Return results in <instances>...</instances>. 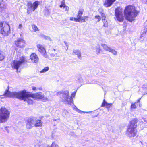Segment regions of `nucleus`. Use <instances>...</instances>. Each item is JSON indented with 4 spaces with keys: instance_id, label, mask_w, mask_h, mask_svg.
<instances>
[{
    "instance_id": "35",
    "label": "nucleus",
    "mask_w": 147,
    "mask_h": 147,
    "mask_svg": "<svg viewBox=\"0 0 147 147\" xmlns=\"http://www.w3.org/2000/svg\"><path fill=\"white\" fill-rule=\"evenodd\" d=\"M24 140V138L22 137H20L19 138V141L20 143H22Z\"/></svg>"
},
{
    "instance_id": "13",
    "label": "nucleus",
    "mask_w": 147,
    "mask_h": 147,
    "mask_svg": "<svg viewBox=\"0 0 147 147\" xmlns=\"http://www.w3.org/2000/svg\"><path fill=\"white\" fill-rule=\"evenodd\" d=\"M30 58L33 62L37 63L39 59L37 55L35 53L32 54L30 56Z\"/></svg>"
},
{
    "instance_id": "53",
    "label": "nucleus",
    "mask_w": 147,
    "mask_h": 147,
    "mask_svg": "<svg viewBox=\"0 0 147 147\" xmlns=\"http://www.w3.org/2000/svg\"><path fill=\"white\" fill-rule=\"evenodd\" d=\"M1 98H3V97H1Z\"/></svg>"
},
{
    "instance_id": "5",
    "label": "nucleus",
    "mask_w": 147,
    "mask_h": 147,
    "mask_svg": "<svg viewBox=\"0 0 147 147\" xmlns=\"http://www.w3.org/2000/svg\"><path fill=\"white\" fill-rule=\"evenodd\" d=\"M10 112L8 109L4 107L0 109V123L5 122L9 118Z\"/></svg>"
},
{
    "instance_id": "18",
    "label": "nucleus",
    "mask_w": 147,
    "mask_h": 147,
    "mask_svg": "<svg viewBox=\"0 0 147 147\" xmlns=\"http://www.w3.org/2000/svg\"><path fill=\"white\" fill-rule=\"evenodd\" d=\"M73 55H77L79 59L81 58V53L80 51L78 50H74L73 51Z\"/></svg>"
},
{
    "instance_id": "40",
    "label": "nucleus",
    "mask_w": 147,
    "mask_h": 147,
    "mask_svg": "<svg viewBox=\"0 0 147 147\" xmlns=\"http://www.w3.org/2000/svg\"><path fill=\"white\" fill-rule=\"evenodd\" d=\"M79 81L80 82H82V78L81 77L79 78Z\"/></svg>"
},
{
    "instance_id": "51",
    "label": "nucleus",
    "mask_w": 147,
    "mask_h": 147,
    "mask_svg": "<svg viewBox=\"0 0 147 147\" xmlns=\"http://www.w3.org/2000/svg\"><path fill=\"white\" fill-rule=\"evenodd\" d=\"M35 147H38V146H35Z\"/></svg>"
},
{
    "instance_id": "31",
    "label": "nucleus",
    "mask_w": 147,
    "mask_h": 147,
    "mask_svg": "<svg viewBox=\"0 0 147 147\" xmlns=\"http://www.w3.org/2000/svg\"><path fill=\"white\" fill-rule=\"evenodd\" d=\"M4 58V56L2 53L0 51V61L2 60Z\"/></svg>"
},
{
    "instance_id": "24",
    "label": "nucleus",
    "mask_w": 147,
    "mask_h": 147,
    "mask_svg": "<svg viewBox=\"0 0 147 147\" xmlns=\"http://www.w3.org/2000/svg\"><path fill=\"white\" fill-rule=\"evenodd\" d=\"M102 21L104 24L103 26L104 27H107L108 26V24L106 20L102 18Z\"/></svg>"
},
{
    "instance_id": "27",
    "label": "nucleus",
    "mask_w": 147,
    "mask_h": 147,
    "mask_svg": "<svg viewBox=\"0 0 147 147\" xmlns=\"http://www.w3.org/2000/svg\"><path fill=\"white\" fill-rule=\"evenodd\" d=\"M41 37L45 39L49 40L50 41L51 40V39L49 36H45L44 35L42 34L41 35Z\"/></svg>"
},
{
    "instance_id": "22",
    "label": "nucleus",
    "mask_w": 147,
    "mask_h": 147,
    "mask_svg": "<svg viewBox=\"0 0 147 147\" xmlns=\"http://www.w3.org/2000/svg\"><path fill=\"white\" fill-rule=\"evenodd\" d=\"M88 18V16H84V17L82 16L81 18L79 20V22H85V19H86L87 18Z\"/></svg>"
},
{
    "instance_id": "52",
    "label": "nucleus",
    "mask_w": 147,
    "mask_h": 147,
    "mask_svg": "<svg viewBox=\"0 0 147 147\" xmlns=\"http://www.w3.org/2000/svg\"><path fill=\"white\" fill-rule=\"evenodd\" d=\"M95 83V82H92V83L93 84V83Z\"/></svg>"
},
{
    "instance_id": "45",
    "label": "nucleus",
    "mask_w": 147,
    "mask_h": 147,
    "mask_svg": "<svg viewBox=\"0 0 147 147\" xmlns=\"http://www.w3.org/2000/svg\"><path fill=\"white\" fill-rule=\"evenodd\" d=\"M141 99V98H140L137 100V102H139Z\"/></svg>"
},
{
    "instance_id": "39",
    "label": "nucleus",
    "mask_w": 147,
    "mask_h": 147,
    "mask_svg": "<svg viewBox=\"0 0 147 147\" xmlns=\"http://www.w3.org/2000/svg\"><path fill=\"white\" fill-rule=\"evenodd\" d=\"M32 89L33 90H34L35 92H36L37 91V88L35 87L34 86H32Z\"/></svg>"
},
{
    "instance_id": "6",
    "label": "nucleus",
    "mask_w": 147,
    "mask_h": 147,
    "mask_svg": "<svg viewBox=\"0 0 147 147\" xmlns=\"http://www.w3.org/2000/svg\"><path fill=\"white\" fill-rule=\"evenodd\" d=\"M26 61V58L25 57H20L19 60H14L12 61L11 65V67L13 69L16 70L17 72L19 68Z\"/></svg>"
},
{
    "instance_id": "23",
    "label": "nucleus",
    "mask_w": 147,
    "mask_h": 147,
    "mask_svg": "<svg viewBox=\"0 0 147 147\" xmlns=\"http://www.w3.org/2000/svg\"><path fill=\"white\" fill-rule=\"evenodd\" d=\"M49 69L48 67H46L44 68V69L40 71V73H44L47 71Z\"/></svg>"
},
{
    "instance_id": "42",
    "label": "nucleus",
    "mask_w": 147,
    "mask_h": 147,
    "mask_svg": "<svg viewBox=\"0 0 147 147\" xmlns=\"http://www.w3.org/2000/svg\"><path fill=\"white\" fill-rule=\"evenodd\" d=\"M22 27V24H20L19 25L18 28L21 29Z\"/></svg>"
},
{
    "instance_id": "29",
    "label": "nucleus",
    "mask_w": 147,
    "mask_h": 147,
    "mask_svg": "<svg viewBox=\"0 0 147 147\" xmlns=\"http://www.w3.org/2000/svg\"><path fill=\"white\" fill-rule=\"evenodd\" d=\"M44 147H58V146L55 143L53 142L52 143L51 146H45Z\"/></svg>"
},
{
    "instance_id": "50",
    "label": "nucleus",
    "mask_w": 147,
    "mask_h": 147,
    "mask_svg": "<svg viewBox=\"0 0 147 147\" xmlns=\"http://www.w3.org/2000/svg\"><path fill=\"white\" fill-rule=\"evenodd\" d=\"M144 121H145V122H147L146 121V120H144Z\"/></svg>"
},
{
    "instance_id": "11",
    "label": "nucleus",
    "mask_w": 147,
    "mask_h": 147,
    "mask_svg": "<svg viewBox=\"0 0 147 147\" xmlns=\"http://www.w3.org/2000/svg\"><path fill=\"white\" fill-rule=\"evenodd\" d=\"M115 15L118 21L122 22L124 20L123 14L122 12L118 9H116L115 10Z\"/></svg>"
},
{
    "instance_id": "10",
    "label": "nucleus",
    "mask_w": 147,
    "mask_h": 147,
    "mask_svg": "<svg viewBox=\"0 0 147 147\" xmlns=\"http://www.w3.org/2000/svg\"><path fill=\"white\" fill-rule=\"evenodd\" d=\"M37 47L38 51L45 58L48 57V56L46 53L45 49L42 45L38 44L37 45Z\"/></svg>"
},
{
    "instance_id": "30",
    "label": "nucleus",
    "mask_w": 147,
    "mask_h": 147,
    "mask_svg": "<svg viewBox=\"0 0 147 147\" xmlns=\"http://www.w3.org/2000/svg\"><path fill=\"white\" fill-rule=\"evenodd\" d=\"M110 50L109 52H111L114 55H117V52L116 51L113 49H112L111 48V49Z\"/></svg>"
},
{
    "instance_id": "17",
    "label": "nucleus",
    "mask_w": 147,
    "mask_h": 147,
    "mask_svg": "<svg viewBox=\"0 0 147 147\" xmlns=\"http://www.w3.org/2000/svg\"><path fill=\"white\" fill-rule=\"evenodd\" d=\"M112 105V103H107L106 101L105 100V99H104L103 100V102L102 104V107H106V108L108 109L109 108L111 107Z\"/></svg>"
},
{
    "instance_id": "34",
    "label": "nucleus",
    "mask_w": 147,
    "mask_h": 147,
    "mask_svg": "<svg viewBox=\"0 0 147 147\" xmlns=\"http://www.w3.org/2000/svg\"><path fill=\"white\" fill-rule=\"evenodd\" d=\"M95 18L98 19L97 22H99L101 20L100 16L99 15H96L95 17Z\"/></svg>"
},
{
    "instance_id": "36",
    "label": "nucleus",
    "mask_w": 147,
    "mask_h": 147,
    "mask_svg": "<svg viewBox=\"0 0 147 147\" xmlns=\"http://www.w3.org/2000/svg\"><path fill=\"white\" fill-rule=\"evenodd\" d=\"M50 56L52 57H54V56H57V57H58L57 55V53H55V55L53 53H51L50 54Z\"/></svg>"
},
{
    "instance_id": "32",
    "label": "nucleus",
    "mask_w": 147,
    "mask_h": 147,
    "mask_svg": "<svg viewBox=\"0 0 147 147\" xmlns=\"http://www.w3.org/2000/svg\"><path fill=\"white\" fill-rule=\"evenodd\" d=\"M76 90L74 92L72 93L71 94V96L70 97L69 96V97H71L72 99H73V97H75L76 92Z\"/></svg>"
},
{
    "instance_id": "9",
    "label": "nucleus",
    "mask_w": 147,
    "mask_h": 147,
    "mask_svg": "<svg viewBox=\"0 0 147 147\" xmlns=\"http://www.w3.org/2000/svg\"><path fill=\"white\" fill-rule=\"evenodd\" d=\"M36 119L37 118L34 117H31L27 121L26 127L28 129H30L34 126Z\"/></svg>"
},
{
    "instance_id": "54",
    "label": "nucleus",
    "mask_w": 147,
    "mask_h": 147,
    "mask_svg": "<svg viewBox=\"0 0 147 147\" xmlns=\"http://www.w3.org/2000/svg\"><path fill=\"white\" fill-rule=\"evenodd\" d=\"M43 117V116H42V117H41V118H42V117Z\"/></svg>"
},
{
    "instance_id": "8",
    "label": "nucleus",
    "mask_w": 147,
    "mask_h": 147,
    "mask_svg": "<svg viewBox=\"0 0 147 147\" xmlns=\"http://www.w3.org/2000/svg\"><path fill=\"white\" fill-rule=\"evenodd\" d=\"M40 2L38 1L34 2L32 4L31 1H28L27 4V13L29 14L31 12L34 11L37 8Z\"/></svg>"
},
{
    "instance_id": "12",
    "label": "nucleus",
    "mask_w": 147,
    "mask_h": 147,
    "mask_svg": "<svg viewBox=\"0 0 147 147\" xmlns=\"http://www.w3.org/2000/svg\"><path fill=\"white\" fill-rule=\"evenodd\" d=\"M25 41L22 38H18L15 41V45L20 48L23 47L24 46Z\"/></svg>"
},
{
    "instance_id": "19",
    "label": "nucleus",
    "mask_w": 147,
    "mask_h": 147,
    "mask_svg": "<svg viewBox=\"0 0 147 147\" xmlns=\"http://www.w3.org/2000/svg\"><path fill=\"white\" fill-rule=\"evenodd\" d=\"M60 8L63 7L65 11H68L69 10V8L68 6H67L65 4V2L64 1V0H63L61 1V4L60 5Z\"/></svg>"
},
{
    "instance_id": "33",
    "label": "nucleus",
    "mask_w": 147,
    "mask_h": 147,
    "mask_svg": "<svg viewBox=\"0 0 147 147\" xmlns=\"http://www.w3.org/2000/svg\"><path fill=\"white\" fill-rule=\"evenodd\" d=\"M68 112L66 110H64L62 113V115L63 116L65 117L68 114Z\"/></svg>"
},
{
    "instance_id": "15",
    "label": "nucleus",
    "mask_w": 147,
    "mask_h": 147,
    "mask_svg": "<svg viewBox=\"0 0 147 147\" xmlns=\"http://www.w3.org/2000/svg\"><path fill=\"white\" fill-rule=\"evenodd\" d=\"M83 12V9H80L78 13L77 18L74 19V21L76 22H79V20L81 18Z\"/></svg>"
},
{
    "instance_id": "49",
    "label": "nucleus",
    "mask_w": 147,
    "mask_h": 147,
    "mask_svg": "<svg viewBox=\"0 0 147 147\" xmlns=\"http://www.w3.org/2000/svg\"><path fill=\"white\" fill-rule=\"evenodd\" d=\"M143 36H142V35L141 36V37H142Z\"/></svg>"
},
{
    "instance_id": "16",
    "label": "nucleus",
    "mask_w": 147,
    "mask_h": 147,
    "mask_svg": "<svg viewBox=\"0 0 147 147\" xmlns=\"http://www.w3.org/2000/svg\"><path fill=\"white\" fill-rule=\"evenodd\" d=\"M93 49L96 50V52L97 54L98 55L100 53L101 49H100V46L98 45H94L92 47Z\"/></svg>"
},
{
    "instance_id": "2",
    "label": "nucleus",
    "mask_w": 147,
    "mask_h": 147,
    "mask_svg": "<svg viewBox=\"0 0 147 147\" xmlns=\"http://www.w3.org/2000/svg\"><path fill=\"white\" fill-rule=\"evenodd\" d=\"M124 13L126 19L131 22L134 20L138 12L135 9L134 6L129 5L126 7Z\"/></svg>"
},
{
    "instance_id": "28",
    "label": "nucleus",
    "mask_w": 147,
    "mask_h": 147,
    "mask_svg": "<svg viewBox=\"0 0 147 147\" xmlns=\"http://www.w3.org/2000/svg\"><path fill=\"white\" fill-rule=\"evenodd\" d=\"M136 108V106L135 103L132 104L130 107V111H133V109Z\"/></svg>"
},
{
    "instance_id": "46",
    "label": "nucleus",
    "mask_w": 147,
    "mask_h": 147,
    "mask_svg": "<svg viewBox=\"0 0 147 147\" xmlns=\"http://www.w3.org/2000/svg\"><path fill=\"white\" fill-rule=\"evenodd\" d=\"M38 89L39 90H42V89L41 88H37V89Z\"/></svg>"
},
{
    "instance_id": "47",
    "label": "nucleus",
    "mask_w": 147,
    "mask_h": 147,
    "mask_svg": "<svg viewBox=\"0 0 147 147\" xmlns=\"http://www.w3.org/2000/svg\"><path fill=\"white\" fill-rule=\"evenodd\" d=\"M74 106H75V105H74ZM73 109H76V107H75V106H74V107H73Z\"/></svg>"
},
{
    "instance_id": "1",
    "label": "nucleus",
    "mask_w": 147,
    "mask_h": 147,
    "mask_svg": "<svg viewBox=\"0 0 147 147\" xmlns=\"http://www.w3.org/2000/svg\"><path fill=\"white\" fill-rule=\"evenodd\" d=\"M1 96L16 98L19 100H23L24 101H27L28 104H33V100L31 98L36 100L40 99L47 100V98L42 94L41 92L32 94L30 92H26V90H25L18 92H11L9 91L8 89L6 90L4 95Z\"/></svg>"
},
{
    "instance_id": "38",
    "label": "nucleus",
    "mask_w": 147,
    "mask_h": 147,
    "mask_svg": "<svg viewBox=\"0 0 147 147\" xmlns=\"http://www.w3.org/2000/svg\"><path fill=\"white\" fill-rule=\"evenodd\" d=\"M101 16H102V18L103 19H105L106 17L105 16V14L103 13H102L101 14Z\"/></svg>"
},
{
    "instance_id": "37",
    "label": "nucleus",
    "mask_w": 147,
    "mask_h": 147,
    "mask_svg": "<svg viewBox=\"0 0 147 147\" xmlns=\"http://www.w3.org/2000/svg\"><path fill=\"white\" fill-rule=\"evenodd\" d=\"M8 128H9L8 127H5L4 128L5 130H3V131L4 132L5 131H7V133H9V130H8Z\"/></svg>"
},
{
    "instance_id": "41",
    "label": "nucleus",
    "mask_w": 147,
    "mask_h": 147,
    "mask_svg": "<svg viewBox=\"0 0 147 147\" xmlns=\"http://www.w3.org/2000/svg\"><path fill=\"white\" fill-rule=\"evenodd\" d=\"M75 18H73V17H71L70 18V20H71V21H73V20L74 21V19Z\"/></svg>"
},
{
    "instance_id": "20",
    "label": "nucleus",
    "mask_w": 147,
    "mask_h": 147,
    "mask_svg": "<svg viewBox=\"0 0 147 147\" xmlns=\"http://www.w3.org/2000/svg\"><path fill=\"white\" fill-rule=\"evenodd\" d=\"M42 125V122L41 120H37L36 119V121L35 122L34 126L35 127H40Z\"/></svg>"
},
{
    "instance_id": "14",
    "label": "nucleus",
    "mask_w": 147,
    "mask_h": 147,
    "mask_svg": "<svg viewBox=\"0 0 147 147\" xmlns=\"http://www.w3.org/2000/svg\"><path fill=\"white\" fill-rule=\"evenodd\" d=\"M116 0H105L104 3V6L106 7H108L111 6Z\"/></svg>"
},
{
    "instance_id": "26",
    "label": "nucleus",
    "mask_w": 147,
    "mask_h": 147,
    "mask_svg": "<svg viewBox=\"0 0 147 147\" xmlns=\"http://www.w3.org/2000/svg\"><path fill=\"white\" fill-rule=\"evenodd\" d=\"M75 107H76V109H75V111L76 112H77L79 113H90V112H86V111H82L81 110H80L79 109H78L76 106H75Z\"/></svg>"
},
{
    "instance_id": "4",
    "label": "nucleus",
    "mask_w": 147,
    "mask_h": 147,
    "mask_svg": "<svg viewBox=\"0 0 147 147\" xmlns=\"http://www.w3.org/2000/svg\"><path fill=\"white\" fill-rule=\"evenodd\" d=\"M69 92L68 90H62L57 93V95L59 96L62 101L67 102L69 104L73 103V100L69 97Z\"/></svg>"
},
{
    "instance_id": "21",
    "label": "nucleus",
    "mask_w": 147,
    "mask_h": 147,
    "mask_svg": "<svg viewBox=\"0 0 147 147\" xmlns=\"http://www.w3.org/2000/svg\"><path fill=\"white\" fill-rule=\"evenodd\" d=\"M101 46L103 47L104 49L105 50L108 51H109L110 50L111 48L110 47L107 46L106 45L104 44H102Z\"/></svg>"
},
{
    "instance_id": "25",
    "label": "nucleus",
    "mask_w": 147,
    "mask_h": 147,
    "mask_svg": "<svg viewBox=\"0 0 147 147\" xmlns=\"http://www.w3.org/2000/svg\"><path fill=\"white\" fill-rule=\"evenodd\" d=\"M32 31L33 32H36L37 31L39 30L38 28L35 25H33L32 26Z\"/></svg>"
},
{
    "instance_id": "43",
    "label": "nucleus",
    "mask_w": 147,
    "mask_h": 147,
    "mask_svg": "<svg viewBox=\"0 0 147 147\" xmlns=\"http://www.w3.org/2000/svg\"><path fill=\"white\" fill-rule=\"evenodd\" d=\"M0 7H4V6L3 5V3H1L0 4Z\"/></svg>"
},
{
    "instance_id": "7",
    "label": "nucleus",
    "mask_w": 147,
    "mask_h": 147,
    "mask_svg": "<svg viewBox=\"0 0 147 147\" xmlns=\"http://www.w3.org/2000/svg\"><path fill=\"white\" fill-rule=\"evenodd\" d=\"M10 31L9 24L5 22H2L0 28V33L3 36H7L10 33Z\"/></svg>"
},
{
    "instance_id": "3",
    "label": "nucleus",
    "mask_w": 147,
    "mask_h": 147,
    "mask_svg": "<svg viewBox=\"0 0 147 147\" xmlns=\"http://www.w3.org/2000/svg\"><path fill=\"white\" fill-rule=\"evenodd\" d=\"M138 121L136 118L134 119L130 122L127 130L126 134L128 137H134L136 135V127Z\"/></svg>"
},
{
    "instance_id": "44",
    "label": "nucleus",
    "mask_w": 147,
    "mask_h": 147,
    "mask_svg": "<svg viewBox=\"0 0 147 147\" xmlns=\"http://www.w3.org/2000/svg\"><path fill=\"white\" fill-rule=\"evenodd\" d=\"M56 50L55 49H53L52 50V52H55V51Z\"/></svg>"
},
{
    "instance_id": "48",
    "label": "nucleus",
    "mask_w": 147,
    "mask_h": 147,
    "mask_svg": "<svg viewBox=\"0 0 147 147\" xmlns=\"http://www.w3.org/2000/svg\"><path fill=\"white\" fill-rule=\"evenodd\" d=\"M53 121H56V119H53Z\"/></svg>"
}]
</instances>
